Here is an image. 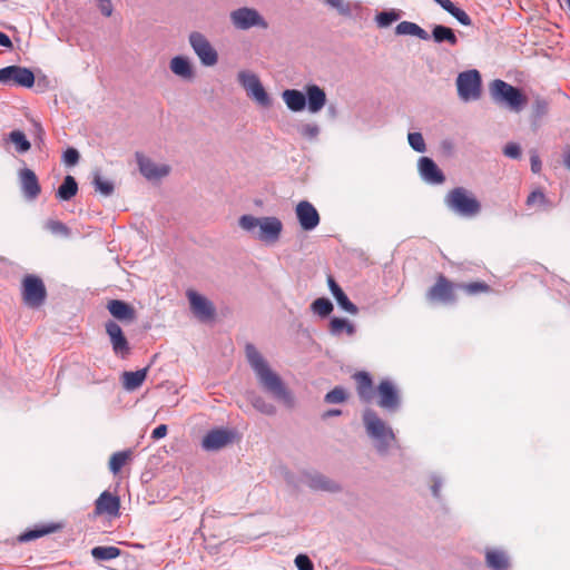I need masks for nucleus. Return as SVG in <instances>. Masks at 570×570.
Instances as JSON below:
<instances>
[{
	"label": "nucleus",
	"instance_id": "obj_48",
	"mask_svg": "<svg viewBox=\"0 0 570 570\" xmlns=\"http://www.w3.org/2000/svg\"><path fill=\"white\" fill-rule=\"evenodd\" d=\"M324 2L336 9L338 11V13L343 14V16H348L351 13V7L347 2H345L344 0H324Z\"/></svg>",
	"mask_w": 570,
	"mask_h": 570
},
{
	"label": "nucleus",
	"instance_id": "obj_3",
	"mask_svg": "<svg viewBox=\"0 0 570 570\" xmlns=\"http://www.w3.org/2000/svg\"><path fill=\"white\" fill-rule=\"evenodd\" d=\"M237 403L246 410L253 407L255 411L272 415L276 411V404L287 407L293 405V394H238Z\"/></svg>",
	"mask_w": 570,
	"mask_h": 570
},
{
	"label": "nucleus",
	"instance_id": "obj_52",
	"mask_svg": "<svg viewBox=\"0 0 570 570\" xmlns=\"http://www.w3.org/2000/svg\"><path fill=\"white\" fill-rule=\"evenodd\" d=\"M503 154L510 158H519L521 156V149L518 144L509 142L503 149Z\"/></svg>",
	"mask_w": 570,
	"mask_h": 570
},
{
	"label": "nucleus",
	"instance_id": "obj_51",
	"mask_svg": "<svg viewBox=\"0 0 570 570\" xmlns=\"http://www.w3.org/2000/svg\"><path fill=\"white\" fill-rule=\"evenodd\" d=\"M548 111V102L543 99H535L533 104V115L535 118L544 116Z\"/></svg>",
	"mask_w": 570,
	"mask_h": 570
},
{
	"label": "nucleus",
	"instance_id": "obj_28",
	"mask_svg": "<svg viewBox=\"0 0 570 570\" xmlns=\"http://www.w3.org/2000/svg\"><path fill=\"white\" fill-rule=\"evenodd\" d=\"M170 70L185 79H191L194 76L191 65L189 60L185 57L177 56L174 57L170 61Z\"/></svg>",
	"mask_w": 570,
	"mask_h": 570
},
{
	"label": "nucleus",
	"instance_id": "obj_64",
	"mask_svg": "<svg viewBox=\"0 0 570 570\" xmlns=\"http://www.w3.org/2000/svg\"><path fill=\"white\" fill-rule=\"evenodd\" d=\"M327 284H328V287L330 289L333 288L336 284L335 279L332 277V276H328L327 277Z\"/></svg>",
	"mask_w": 570,
	"mask_h": 570
},
{
	"label": "nucleus",
	"instance_id": "obj_62",
	"mask_svg": "<svg viewBox=\"0 0 570 570\" xmlns=\"http://www.w3.org/2000/svg\"><path fill=\"white\" fill-rule=\"evenodd\" d=\"M361 397H362V401L364 403H372L373 402V399L376 394H370V393H366V394H360Z\"/></svg>",
	"mask_w": 570,
	"mask_h": 570
},
{
	"label": "nucleus",
	"instance_id": "obj_31",
	"mask_svg": "<svg viewBox=\"0 0 570 570\" xmlns=\"http://www.w3.org/2000/svg\"><path fill=\"white\" fill-rule=\"evenodd\" d=\"M439 6H441L445 11H448L451 16H453L463 26H470L472 23L469 14L454 6L451 0H434Z\"/></svg>",
	"mask_w": 570,
	"mask_h": 570
},
{
	"label": "nucleus",
	"instance_id": "obj_19",
	"mask_svg": "<svg viewBox=\"0 0 570 570\" xmlns=\"http://www.w3.org/2000/svg\"><path fill=\"white\" fill-rule=\"evenodd\" d=\"M303 481L307 487H309L313 490H321L327 492H336L340 490V485L335 481L315 471L305 472L303 474Z\"/></svg>",
	"mask_w": 570,
	"mask_h": 570
},
{
	"label": "nucleus",
	"instance_id": "obj_59",
	"mask_svg": "<svg viewBox=\"0 0 570 570\" xmlns=\"http://www.w3.org/2000/svg\"><path fill=\"white\" fill-rule=\"evenodd\" d=\"M531 170L533 173H539L541 170V160L537 154L531 155Z\"/></svg>",
	"mask_w": 570,
	"mask_h": 570
},
{
	"label": "nucleus",
	"instance_id": "obj_27",
	"mask_svg": "<svg viewBox=\"0 0 570 570\" xmlns=\"http://www.w3.org/2000/svg\"><path fill=\"white\" fill-rule=\"evenodd\" d=\"M147 376V368L135 372H124L121 374L122 385L126 390H136L140 387Z\"/></svg>",
	"mask_w": 570,
	"mask_h": 570
},
{
	"label": "nucleus",
	"instance_id": "obj_16",
	"mask_svg": "<svg viewBox=\"0 0 570 570\" xmlns=\"http://www.w3.org/2000/svg\"><path fill=\"white\" fill-rule=\"evenodd\" d=\"M187 297L191 312L203 322L210 321L215 316V307L206 297L199 295L195 291H188Z\"/></svg>",
	"mask_w": 570,
	"mask_h": 570
},
{
	"label": "nucleus",
	"instance_id": "obj_23",
	"mask_svg": "<svg viewBox=\"0 0 570 570\" xmlns=\"http://www.w3.org/2000/svg\"><path fill=\"white\" fill-rule=\"evenodd\" d=\"M419 170L422 178L431 184H442L445 177L433 159L422 157L419 160Z\"/></svg>",
	"mask_w": 570,
	"mask_h": 570
},
{
	"label": "nucleus",
	"instance_id": "obj_57",
	"mask_svg": "<svg viewBox=\"0 0 570 570\" xmlns=\"http://www.w3.org/2000/svg\"><path fill=\"white\" fill-rule=\"evenodd\" d=\"M167 425L165 424H160L158 425L156 429H154L153 433H151V438L154 440H159V439H163L166 436L167 434Z\"/></svg>",
	"mask_w": 570,
	"mask_h": 570
},
{
	"label": "nucleus",
	"instance_id": "obj_29",
	"mask_svg": "<svg viewBox=\"0 0 570 570\" xmlns=\"http://www.w3.org/2000/svg\"><path fill=\"white\" fill-rule=\"evenodd\" d=\"M77 193L78 184L72 176L68 175L65 177L63 183L59 186L56 196L60 200L67 202L73 198Z\"/></svg>",
	"mask_w": 570,
	"mask_h": 570
},
{
	"label": "nucleus",
	"instance_id": "obj_45",
	"mask_svg": "<svg viewBox=\"0 0 570 570\" xmlns=\"http://www.w3.org/2000/svg\"><path fill=\"white\" fill-rule=\"evenodd\" d=\"M56 527H43L41 529L29 530L20 535V541H30L45 534L53 532Z\"/></svg>",
	"mask_w": 570,
	"mask_h": 570
},
{
	"label": "nucleus",
	"instance_id": "obj_36",
	"mask_svg": "<svg viewBox=\"0 0 570 570\" xmlns=\"http://www.w3.org/2000/svg\"><path fill=\"white\" fill-rule=\"evenodd\" d=\"M130 456H131L130 450L114 453L109 460V470L114 474H117L121 470V468L126 464V462L129 460Z\"/></svg>",
	"mask_w": 570,
	"mask_h": 570
},
{
	"label": "nucleus",
	"instance_id": "obj_63",
	"mask_svg": "<svg viewBox=\"0 0 570 570\" xmlns=\"http://www.w3.org/2000/svg\"><path fill=\"white\" fill-rule=\"evenodd\" d=\"M564 165L570 170V149L566 153Z\"/></svg>",
	"mask_w": 570,
	"mask_h": 570
},
{
	"label": "nucleus",
	"instance_id": "obj_20",
	"mask_svg": "<svg viewBox=\"0 0 570 570\" xmlns=\"http://www.w3.org/2000/svg\"><path fill=\"white\" fill-rule=\"evenodd\" d=\"M484 561L490 570H510L511 561L508 553L498 548H487L484 550Z\"/></svg>",
	"mask_w": 570,
	"mask_h": 570
},
{
	"label": "nucleus",
	"instance_id": "obj_43",
	"mask_svg": "<svg viewBox=\"0 0 570 570\" xmlns=\"http://www.w3.org/2000/svg\"><path fill=\"white\" fill-rule=\"evenodd\" d=\"M334 298L336 299L337 304L347 313L352 314V315H355L357 314L358 312V308L356 307L355 304H353L348 297L346 296V294L343 292V289L341 292H338Z\"/></svg>",
	"mask_w": 570,
	"mask_h": 570
},
{
	"label": "nucleus",
	"instance_id": "obj_12",
	"mask_svg": "<svg viewBox=\"0 0 570 570\" xmlns=\"http://www.w3.org/2000/svg\"><path fill=\"white\" fill-rule=\"evenodd\" d=\"M189 43L204 66L212 67L217 63L218 53L203 33L191 32Z\"/></svg>",
	"mask_w": 570,
	"mask_h": 570
},
{
	"label": "nucleus",
	"instance_id": "obj_4",
	"mask_svg": "<svg viewBox=\"0 0 570 570\" xmlns=\"http://www.w3.org/2000/svg\"><path fill=\"white\" fill-rule=\"evenodd\" d=\"M444 203L452 212L463 217H474L481 212V204L474 194L464 187L451 189Z\"/></svg>",
	"mask_w": 570,
	"mask_h": 570
},
{
	"label": "nucleus",
	"instance_id": "obj_42",
	"mask_svg": "<svg viewBox=\"0 0 570 570\" xmlns=\"http://www.w3.org/2000/svg\"><path fill=\"white\" fill-rule=\"evenodd\" d=\"M94 186L95 189L104 196H110L114 193V184L108 180H105L98 174L94 178Z\"/></svg>",
	"mask_w": 570,
	"mask_h": 570
},
{
	"label": "nucleus",
	"instance_id": "obj_50",
	"mask_svg": "<svg viewBox=\"0 0 570 570\" xmlns=\"http://www.w3.org/2000/svg\"><path fill=\"white\" fill-rule=\"evenodd\" d=\"M295 564L298 568V570H314V566L311 559L305 554H298L295 558Z\"/></svg>",
	"mask_w": 570,
	"mask_h": 570
},
{
	"label": "nucleus",
	"instance_id": "obj_54",
	"mask_svg": "<svg viewBox=\"0 0 570 570\" xmlns=\"http://www.w3.org/2000/svg\"><path fill=\"white\" fill-rule=\"evenodd\" d=\"M301 132L304 137L315 138L318 135V127L316 125L307 124L302 127Z\"/></svg>",
	"mask_w": 570,
	"mask_h": 570
},
{
	"label": "nucleus",
	"instance_id": "obj_21",
	"mask_svg": "<svg viewBox=\"0 0 570 570\" xmlns=\"http://www.w3.org/2000/svg\"><path fill=\"white\" fill-rule=\"evenodd\" d=\"M21 190L28 199H36L41 193L38 177L33 170L23 168L19 173Z\"/></svg>",
	"mask_w": 570,
	"mask_h": 570
},
{
	"label": "nucleus",
	"instance_id": "obj_34",
	"mask_svg": "<svg viewBox=\"0 0 570 570\" xmlns=\"http://www.w3.org/2000/svg\"><path fill=\"white\" fill-rule=\"evenodd\" d=\"M458 287H459V289H462L469 296L489 294L491 292L490 285H488L483 281L461 283V284H458Z\"/></svg>",
	"mask_w": 570,
	"mask_h": 570
},
{
	"label": "nucleus",
	"instance_id": "obj_32",
	"mask_svg": "<svg viewBox=\"0 0 570 570\" xmlns=\"http://www.w3.org/2000/svg\"><path fill=\"white\" fill-rule=\"evenodd\" d=\"M432 36L435 42H448L451 46H455L458 43V38L453 30L449 27L436 24L432 30Z\"/></svg>",
	"mask_w": 570,
	"mask_h": 570
},
{
	"label": "nucleus",
	"instance_id": "obj_9",
	"mask_svg": "<svg viewBox=\"0 0 570 570\" xmlns=\"http://www.w3.org/2000/svg\"><path fill=\"white\" fill-rule=\"evenodd\" d=\"M458 284L451 282L443 274L436 276L435 283L428 289L426 298L432 303L452 304L456 301Z\"/></svg>",
	"mask_w": 570,
	"mask_h": 570
},
{
	"label": "nucleus",
	"instance_id": "obj_46",
	"mask_svg": "<svg viewBox=\"0 0 570 570\" xmlns=\"http://www.w3.org/2000/svg\"><path fill=\"white\" fill-rule=\"evenodd\" d=\"M410 146L419 153L425 151V142L420 132H410L407 136Z\"/></svg>",
	"mask_w": 570,
	"mask_h": 570
},
{
	"label": "nucleus",
	"instance_id": "obj_33",
	"mask_svg": "<svg viewBox=\"0 0 570 570\" xmlns=\"http://www.w3.org/2000/svg\"><path fill=\"white\" fill-rule=\"evenodd\" d=\"M120 553V549L114 546H98L91 549L92 558L99 561L116 559Z\"/></svg>",
	"mask_w": 570,
	"mask_h": 570
},
{
	"label": "nucleus",
	"instance_id": "obj_17",
	"mask_svg": "<svg viewBox=\"0 0 570 570\" xmlns=\"http://www.w3.org/2000/svg\"><path fill=\"white\" fill-rule=\"evenodd\" d=\"M295 214L303 230H313L320 224L321 217L316 208L307 200L296 205Z\"/></svg>",
	"mask_w": 570,
	"mask_h": 570
},
{
	"label": "nucleus",
	"instance_id": "obj_35",
	"mask_svg": "<svg viewBox=\"0 0 570 570\" xmlns=\"http://www.w3.org/2000/svg\"><path fill=\"white\" fill-rule=\"evenodd\" d=\"M330 331L334 335H340L343 332H346L348 335H353L355 327L345 318L333 317L330 322Z\"/></svg>",
	"mask_w": 570,
	"mask_h": 570
},
{
	"label": "nucleus",
	"instance_id": "obj_26",
	"mask_svg": "<svg viewBox=\"0 0 570 570\" xmlns=\"http://www.w3.org/2000/svg\"><path fill=\"white\" fill-rule=\"evenodd\" d=\"M283 100L292 111H302L306 106L305 95L296 89H286L282 94Z\"/></svg>",
	"mask_w": 570,
	"mask_h": 570
},
{
	"label": "nucleus",
	"instance_id": "obj_7",
	"mask_svg": "<svg viewBox=\"0 0 570 570\" xmlns=\"http://www.w3.org/2000/svg\"><path fill=\"white\" fill-rule=\"evenodd\" d=\"M21 297L26 306L39 308L47 298V289L43 281L33 274H27L21 281Z\"/></svg>",
	"mask_w": 570,
	"mask_h": 570
},
{
	"label": "nucleus",
	"instance_id": "obj_39",
	"mask_svg": "<svg viewBox=\"0 0 570 570\" xmlns=\"http://www.w3.org/2000/svg\"><path fill=\"white\" fill-rule=\"evenodd\" d=\"M312 311L320 316H327L333 311V304L330 299L321 297L312 303Z\"/></svg>",
	"mask_w": 570,
	"mask_h": 570
},
{
	"label": "nucleus",
	"instance_id": "obj_10",
	"mask_svg": "<svg viewBox=\"0 0 570 570\" xmlns=\"http://www.w3.org/2000/svg\"><path fill=\"white\" fill-rule=\"evenodd\" d=\"M237 79L240 86L246 90L248 97L253 98L263 107H268L271 105V99L257 75L247 70H242L238 72Z\"/></svg>",
	"mask_w": 570,
	"mask_h": 570
},
{
	"label": "nucleus",
	"instance_id": "obj_14",
	"mask_svg": "<svg viewBox=\"0 0 570 570\" xmlns=\"http://www.w3.org/2000/svg\"><path fill=\"white\" fill-rule=\"evenodd\" d=\"M0 82L30 88L35 83V75L26 67L9 66L0 69Z\"/></svg>",
	"mask_w": 570,
	"mask_h": 570
},
{
	"label": "nucleus",
	"instance_id": "obj_53",
	"mask_svg": "<svg viewBox=\"0 0 570 570\" xmlns=\"http://www.w3.org/2000/svg\"><path fill=\"white\" fill-rule=\"evenodd\" d=\"M98 8L105 17H110L114 11L111 0H97Z\"/></svg>",
	"mask_w": 570,
	"mask_h": 570
},
{
	"label": "nucleus",
	"instance_id": "obj_24",
	"mask_svg": "<svg viewBox=\"0 0 570 570\" xmlns=\"http://www.w3.org/2000/svg\"><path fill=\"white\" fill-rule=\"evenodd\" d=\"M107 309L109 313L120 322L130 323L136 318L135 308L120 299H111L107 304Z\"/></svg>",
	"mask_w": 570,
	"mask_h": 570
},
{
	"label": "nucleus",
	"instance_id": "obj_25",
	"mask_svg": "<svg viewBox=\"0 0 570 570\" xmlns=\"http://www.w3.org/2000/svg\"><path fill=\"white\" fill-rule=\"evenodd\" d=\"M306 91V104L308 110L313 114L322 110L326 104V94L325 91L318 87L317 85H308L305 88Z\"/></svg>",
	"mask_w": 570,
	"mask_h": 570
},
{
	"label": "nucleus",
	"instance_id": "obj_47",
	"mask_svg": "<svg viewBox=\"0 0 570 570\" xmlns=\"http://www.w3.org/2000/svg\"><path fill=\"white\" fill-rule=\"evenodd\" d=\"M537 204L542 205V206L549 205V202H548L546 195L540 190L532 191L527 198L528 206H534Z\"/></svg>",
	"mask_w": 570,
	"mask_h": 570
},
{
	"label": "nucleus",
	"instance_id": "obj_13",
	"mask_svg": "<svg viewBox=\"0 0 570 570\" xmlns=\"http://www.w3.org/2000/svg\"><path fill=\"white\" fill-rule=\"evenodd\" d=\"M236 438V433L230 429H214L205 434L202 440V448L205 451H219L232 444Z\"/></svg>",
	"mask_w": 570,
	"mask_h": 570
},
{
	"label": "nucleus",
	"instance_id": "obj_60",
	"mask_svg": "<svg viewBox=\"0 0 570 570\" xmlns=\"http://www.w3.org/2000/svg\"><path fill=\"white\" fill-rule=\"evenodd\" d=\"M0 46H2L4 48H9V49L12 48V42H11L10 38L1 31H0Z\"/></svg>",
	"mask_w": 570,
	"mask_h": 570
},
{
	"label": "nucleus",
	"instance_id": "obj_49",
	"mask_svg": "<svg viewBox=\"0 0 570 570\" xmlns=\"http://www.w3.org/2000/svg\"><path fill=\"white\" fill-rule=\"evenodd\" d=\"M62 159L67 166H75L79 160V153L75 148H68L65 151Z\"/></svg>",
	"mask_w": 570,
	"mask_h": 570
},
{
	"label": "nucleus",
	"instance_id": "obj_37",
	"mask_svg": "<svg viewBox=\"0 0 570 570\" xmlns=\"http://www.w3.org/2000/svg\"><path fill=\"white\" fill-rule=\"evenodd\" d=\"M9 140L14 144L17 151L27 153L30 148V141L21 130H13L9 134Z\"/></svg>",
	"mask_w": 570,
	"mask_h": 570
},
{
	"label": "nucleus",
	"instance_id": "obj_6",
	"mask_svg": "<svg viewBox=\"0 0 570 570\" xmlns=\"http://www.w3.org/2000/svg\"><path fill=\"white\" fill-rule=\"evenodd\" d=\"M490 92L495 102L504 104L515 112H519L528 101L519 88L500 79L491 83Z\"/></svg>",
	"mask_w": 570,
	"mask_h": 570
},
{
	"label": "nucleus",
	"instance_id": "obj_41",
	"mask_svg": "<svg viewBox=\"0 0 570 570\" xmlns=\"http://www.w3.org/2000/svg\"><path fill=\"white\" fill-rule=\"evenodd\" d=\"M358 392H368L372 389V379L367 372H357L353 375Z\"/></svg>",
	"mask_w": 570,
	"mask_h": 570
},
{
	"label": "nucleus",
	"instance_id": "obj_61",
	"mask_svg": "<svg viewBox=\"0 0 570 570\" xmlns=\"http://www.w3.org/2000/svg\"><path fill=\"white\" fill-rule=\"evenodd\" d=\"M340 414H341V411L337 410V409H334V410H328V411L324 412L322 414V417L323 419H328V417L336 416V415H340Z\"/></svg>",
	"mask_w": 570,
	"mask_h": 570
},
{
	"label": "nucleus",
	"instance_id": "obj_55",
	"mask_svg": "<svg viewBox=\"0 0 570 570\" xmlns=\"http://www.w3.org/2000/svg\"><path fill=\"white\" fill-rule=\"evenodd\" d=\"M431 481H432V485H431L432 494H433L434 498L439 499L440 498V491H441V488H442V479L434 474V475L431 476Z\"/></svg>",
	"mask_w": 570,
	"mask_h": 570
},
{
	"label": "nucleus",
	"instance_id": "obj_18",
	"mask_svg": "<svg viewBox=\"0 0 570 570\" xmlns=\"http://www.w3.org/2000/svg\"><path fill=\"white\" fill-rule=\"evenodd\" d=\"M112 350L116 354L125 356L129 353V344L125 337L121 327L114 321H108L105 325Z\"/></svg>",
	"mask_w": 570,
	"mask_h": 570
},
{
	"label": "nucleus",
	"instance_id": "obj_5",
	"mask_svg": "<svg viewBox=\"0 0 570 570\" xmlns=\"http://www.w3.org/2000/svg\"><path fill=\"white\" fill-rule=\"evenodd\" d=\"M246 357L255 371L263 386L269 392H283L282 382L276 373H274L261 353L252 344H247L245 347Z\"/></svg>",
	"mask_w": 570,
	"mask_h": 570
},
{
	"label": "nucleus",
	"instance_id": "obj_40",
	"mask_svg": "<svg viewBox=\"0 0 570 570\" xmlns=\"http://www.w3.org/2000/svg\"><path fill=\"white\" fill-rule=\"evenodd\" d=\"M45 227L53 235L61 237H68L70 235L68 226L60 220L49 219L46 222Z\"/></svg>",
	"mask_w": 570,
	"mask_h": 570
},
{
	"label": "nucleus",
	"instance_id": "obj_44",
	"mask_svg": "<svg viewBox=\"0 0 570 570\" xmlns=\"http://www.w3.org/2000/svg\"><path fill=\"white\" fill-rule=\"evenodd\" d=\"M399 18L400 13L394 10L383 11L376 16V22L379 27L385 28L389 27L392 22L396 21Z\"/></svg>",
	"mask_w": 570,
	"mask_h": 570
},
{
	"label": "nucleus",
	"instance_id": "obj_22",
	"mask_svg": "<svg viewBox=\"0 0 570 570\" xmlns=\"http://www.w3.org/2000/svg\"><path fill=\"white\" fill-rule=\"evenodd\" d=\"M120 500L117 495H112L108 491H104L95 503V511L97 514H107L109 517H117L119 514Z\"/></svg>",
	"mask_w": 570,
	"mask_h": 570
},
{
	"label": "nucleus",
	"instance_id": "obj_30",
	"mask_svg": "<svg viewBox=\"0 0 570 570\" xmlns=\"http://www.w3.org/2000/svg\"><path fill=\"white\" fill-rule=\"evenodd\" d=\"M396 35H409L417 37L422 40L430 38L429 33L422 29L419 24L411 21H402L395 28Z\"/></svg>",
	"mask_w": 570,
	"mask_h": 570
},
{
	"label": "nucleus",
	"instance_id": "obj_38",
	"mask_svg": "<svg viewBox=\"0 0 570 570\" xmlns=\"http://www.w3.org/2000/svg\"><path fill=\"white\" fill-rule=\"evenodd\" d=\"M380 397L376 401L377 405L386 411H395L401 403L400 394H377Z\"/></svg>",
	"mask_w": 570,
	"mask_h": 570
},
{
	"label": "nucleus",
	"instance_id": "obj_11",
	"mask_svg": "<svg viewBox=\"0 0 570 570\" xmlns=\"http://www.w3.org/2000/svg\"><path fill=\"white\" fill-rule=\"evenodd\" d=\"M230 21L236 29L247 30L253 27L263 29L268 28L266 20L259 14L256 9L243 7L233 10L229 14Z\"/></svg>",
	"mask_w": 570,
	"mask_h": 570
},
{
	"label": "nucleus",
	"instance_id": "obj_8",
	"mask_svg": "<svg viewBox=\"0 0 570 570\" xmlns=\"http://www.w3.org/2000/svg\"><path fill=\"white\" fill-rule=\"evenodd\" d=\"M458 95L463 101L476 100L481 97L482 80L476 69L459 73L456 78Z\"/></svg>",
	"mask_w": 570,
	"mask_h": 570
},
{
	"label": "nucleus",
	"instance_id": "obj_58",
	"mask_svg": "<svg viewBox=\"0 0 570 570\" xmlns=\"http://www.w3.org/2000/svg\"><path fill=\"white\" fill-rule=\"evenodd\" d=\"M376 392H395L394 385L391 381L384 380L379 384Z\"/></svg>",
	"mask_w": 570,
	"mask_h": 570
},
{
	"label": "nucleus",
	"instance_id": "obj_56",
	"mask_svg": "<svg viewBox=\"0 0 570 570\" xmlns=\"http://www.w3.org/2000/svg\"><path fill=\"white\" fill-rule=\"evenodd\" d=\"M348 394H325V402L328 404H337L346 401Z\"/></svg>",
	"mask_w": 570,
	"mask_h": 570
},
{
	"label": "nucleus",
	"instance_id": "obj_15",
	"mask_svg": "<svg viewBox=\"0 0 570 570\" xmlns=\"http://www.w3.org/2000/svg\"><path fill=\"white\" fill-rule=\"evenodd\" d=\"M136 160L140 174L148 180L164 178L170 173V167L168 165H158L139 151L136 153Z\"/></svg>",
	"mask_w": 570,
	"mask_h": 570
},
{
	"label": "nucleus",
	"instance_id": "obj_2",
	"mask_svg": "<svg viewBox=\"0 0 570 570\" xmlns=\"http://www.w3.org/2000/svg\"><path fill=\"white\" fill-rule=\"evenodd\" d=\"M239 226L265 243L277 242L283 230V224L277 217L258 218L252 215H243L239 218Z\"/></svg>",
	"mask_w": 570,
	"mask_h": 570
},
{
	"label": "nucleus",
	"instance_id": "obj_1",
	"mask_svg": "<svg viewBox=\"0 0 570 570\" xmlns=\"http://www.w3.org/2000/svg\"><path fill=\"white\" fill-rule=\"evenodd\" d=\"M362 419L365 432L377 454L386 456L393 450L400 449L399 441L393 429L373 410H365Z\"/></svg>",
	"mask_w": 570,
	"mask_h": 570
}]
</instances>
